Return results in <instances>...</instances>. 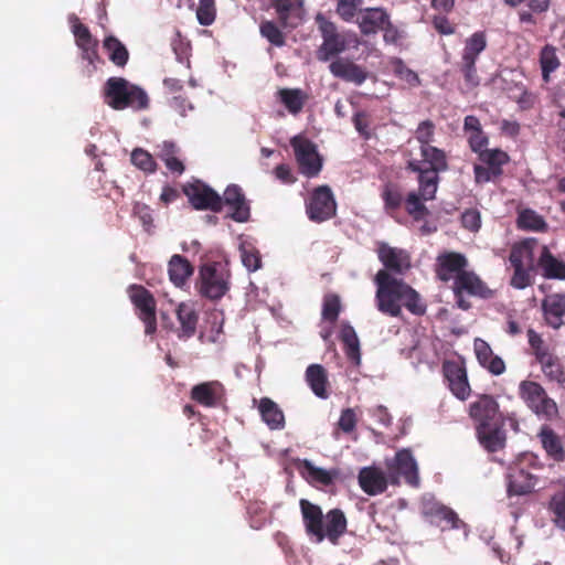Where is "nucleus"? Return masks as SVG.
<instances>
[{
    "label": "nucleus",
    "mask_w": 565,
    "mask_h": 565,
    "mask_svg": "<svg viewBox=\"0 0 565 565\" xmlns=\"http://www.w3.org/2000/svg\"><path fill=\"white\" fill-rule=\"evenodd\" d=\"M520 398L540 418L553 422L558 418L559 412L556 402L551 398L545 388L537 382L524 380L519 384Z\"/></svg>",
    "instance_id": "5"
},
{
    "label": "nucleus",
    "mask_w": 565,
    "mask_h": 565,
    "mask_svg": "<svg viewBox=\"0 0 565 565\" xmlns=\"http://www.w3.org/2000/svg\"><path fill=\"white\" fill-rule=\"evenodd\" d=\"M540 64L544 82H550V74L556 71L561 63L556 55V49L553 45L546 44L540 54Z\"/></svg>",
    "instance_id": "45"
},
{
    "label": "nucleus",
    "mask_w": 565,
    "mask_h": 565,
    "mask_svg": "<svg viewBox=\"0 0 565 565\" xmlns=\"http://www.w3.org/2000/svg\"><path fill=\"white\" fill-rule=\"evenodd\" d=\"M460 222L465 230L477 233L481 227V214L477 209H468L461 214Z\"/></svg>",
    "instance_id": "61"
},
{
    "label": "nucleus",
    "mask_w": 565,
    "mask_h": 565,
    "mask_svg": "<svg viewBox=\"0 0 565 565\" xmlns=\"http://www.w3.org/2000/svg\"><path fill=\"white\" fill-rule=\"evenodd\" d=\"M425 514L429 515L431 523L439 526L443 531L460 529L465 525L454 510L443 504H433L425 511Z\"/></svg>",
    "instance_id": "29"
},
{
    "label": "nucleus",
    "mask_w": 565,
    "mask_h": 565,
    "mask_svg": "<svg viewBox=\"0 0 565 565\" xmlns=\"http://www.w3.org/2000/svg\"><path fill=\"white\" fill-rule=\"evenodd\" d=\"M488 41L484 31H476L465 40L460 61L477 63L479 55L487 49Z\"/></svg>",
    "instance_id": "36"
},
{
    "label": "nucleus",
    "mask_w": 565,
    "mask_h": 565,
    "mask_svg": "<svg viewBox=\"0 0 565 565\" xmlns=\"http://www.w3.org/2000/svg\"><path fill=\"white\" fill-rule=\"evenodd\" d=\"M340 311H341L340 297L335 294H327L323 297V302H322V311H321L322 319L330 323H334V322H337V320L339 318Z\"/></svg>",
    "instance_id": "49"
},
{
    "label": "nucleus",
    "mask_w": 565,
    "mask_h": 565,
    "mask_svg": "<svg viewBox=\"0 0 565 565\" xmlns=\"http://www.w3.org/2000/svg\"><path fill=\"white\" fill-rule=\"evenodd\" d=\"M377 256L383 266V270L388 271L391 275L404 274L411 268V256L409 254L401 248L391 247L386 243H381L377 249Z\"/></svg>",
    "instance_id": "20"
},
{
    "label": "nucleus",
    "mask_w": 565,
    "mask_h": 565,
    "mask_svg": "<svg viewBox=\"0 0 565 565\" xmlns=\"http://www.w3.org/2000/svg\"><path fill=\"white\" fill-rule=\"evenodd\" d=\"M527 339L529 344L537 362L542 361L543 359H546L552 354L547 345L545 344L542 335L535 332L533 329L527 330Z\"/></svg>",
    "instance_id": "56"
},
{
    "label": "nucleus",
    "mask_w": 565,
    "mask_h": 565,
    "mask_svg": "<svg viewBox=\"0 0 565 565\" xmlns=\"http://www.w3.org/2000/svg\"><path fill=\"white\" fill-rule=\"evenodd\" d=\"M258 411L262 419L271 430H279L285 427V415L280 407L269 397L259 401Z\"/></svg>",
    "instance_id": "34"
},
{
    "label": "nucleus",
    "mask_w": 565,
    "mask_h": 565,
    "mask_svg": "<svg viewBox=\"0 0 565 565\" xmlns=\"http://www.w3.org/2000/svg\"><path fill=\"white\" fill-rule=\"evenodd\" d=\"M542 311L545 322L553 329H559L564 324L565 292L547 295L542 300Z\"/></svg>",
    "instance_id": "26"
},
{
    "label": "nucleus",
    "mask_w": 565,
    "mask_h": 565,
    "mask_svg": "<svg viewBox=\"0 0 565 565\" xmlns=\"http://www.w3.org/2000/svg\"><path fill=\"white\" fill-rule=\"evenodd\" d=\"M405 209L415 221L424 220L429 213L423 203V198L416 192L408 193L405 199Z\"/></svg>",
    "instance_id": "51"
},
{
    "label": "nucleus",
    "mask_w": 565,
    "mask_h": 565,
    "mask_svg": "<svg viewBox=\"0 0 565 565\" xmlns=\"http://www.w3.org/2000/svg\"><path fill=\"white\" fill-rule=\"evenodd\" d=\"M477 154L478 159L499 177L503 173V166L508 164L510 161V156L499 148L487 149L486 147Z\"/></svg>",
    "instance_id": "39"
},
{
    "label": "nucleus",
    "mask_w": 565,
    "mask_h": 565,
    "mask_svg": "<svg viewBox=\"0 0 565 565\" xmlns=\"http://www.w3.org/2000/svg\"><path fill=\"white\" fill-rule=\"evenodd\" d=\"M537 265L546 279L565 280V262L555 257L547 246L542 247Z\"/></svg>",
    "instance_id": "31"
},
{
    "label": "nucleus",
    "mask_w": 565,
    "mask_h": 565,
    "mask_svg": "<svg viewBox=\"0 0 565 565\" xmlns=\"http://www.w3.org/2000/svg\"><path fill=\"white\" fill-rule=\"evenodd\" d=\"M299 172L307 178L317 177L322 169V157L317 145L305 136L297 135L290 139Z\"/></svg>",
    "instance_id": "6"
},
{
    "label": "nucleus",
    "mask_w": 565,
    "mask_h": 565,
    "mask_svg": "<svg viewBox=\"0 0 565 565\" xmlns=\"http://www.w3.org/2000/svg\"><path fill=\"white\" fill-rule=\"evenodd\" d=\"M175 316L179 322L178 327L167 320L169 319L166 312H161V319L166 329L172 330L177 338L181 341H186L195 335L199 322V313L194 306L189 302H180L175 308Z\"/></svg>",
    "instance_id": "13"
},
{
    "label": "nucleus",
    "mask_w": 565,
    "mask_h": 565,
    "mask_svg": "<svg viewBox=\"0 0 565 565\" xmlns=\"http://www.w3.org/2000/svg\"><path fill=\"white\" fill-rule=\"evenodd\" d=\"M359 486L369 495H377L386 491L390 482L387 472L377 467H364L360 470Z\"/></svg>",
    "instance_id": "24"
},
{
    "label": "nucleus",
    "mask_w": 565,
    "mask_h": 565,
    "mask_svg": "<svg viewBox=\"0 0 565 565\" xmlns=\"http://www.w3.org/2000/svg\"><path fill=\"white\" fill-rule=\"evenodd\" d=\"M467 266L468 259L463 254L458 252L441 253L436 258V277L443 282H448L452 279L455 281L456 277L466 271Z\"/></svg>",
    "instance_id": "16"
},
{
    "label": "nucleus",
    "mask_w": 565,
    "mask_h": 565,
    "mask_svg": "<svg viewBox=\"0 0 565 565\" xmlns=\"http://www.w3.org/2000/svg\"><path fill=\"white\" fill-rule=\"evenodd\" d=\"M390 14L382 7H369L360 10L355 22L363 35L376 34L388 23Z\"/></svg>",
    "instance_id": "21"
},
{
    "label": "nucleus",
    "mask_w": 565,
    "mask_h": 565,
    "mask_svg": "<svg viewBox=\"0 0 565 565\" xmlns=\"http://www.w3.org/2000/svg\"><path fill=\"white\" fill-rule=\"evenodd\" d=\"M441 369L450 392L458 399L467 401L471 394V387L463 362L446 360L443 362Z\"/></svg>",
    "instance_id": "14"
},
{
    "label": "nucleus",
    "mask_w": 565,
    "mask_h": 565,
    "mask_svg": "<svg viewBox=\"0 0 565 565\" xmlns=\"http://www.w3.org/2000/svg\"><path fill=\"white\" fill-rule=\"evenodd\" d=\"M196 18L201 25H211L216 18L215 0H200L196 9Z\"/></svg>",
    "instance_id": "54"
},
{
    "label": "nucleus",
    "mask_w": 565,
    "mask_h": 565,
    "mask_svg": "<svg viewBox=\"0 0 565 565\" xmlns=\"http://www.w3.org/2000/svg\"><path fill=\"white\" fill-rule=\"evenodd\" d=\"M299 507L306 533L316 543L328 540L333 545L347 532L348 521L342 510L332 509L322 513V509L307 499H300Z\"/></svg>",
    "instance_id": "2"
},
{
    "label": "nucleus",
    "mask_w": 565,
    "mask_h": 565,
    "mask_svg": "<svg viewBox=\"0 0 565 565\" xmlns=\"http://www.w3.org/2000/svg\"><path fill=\"white\" fill-rule=\"evenodd\" d=\"M452 291L454 295L467 294L469 296L484 299L491 297L492 294L486 282H483L477 274L470 270H466L456 277Z\"/></svg>",
    "instance_id": "22"
},
{
    "label": "nucleus",
    "mask_w": 565,
    "mask_h": 565,
    "mask_svg": "<svg viewBox=\"0 0 565 565\" xmlns=\"http://www.w3.org/2000/svg\"><path fill=\"white\" fill-rule=\"evenodd\" d=\"M436 125L433 120L426 119L418 124L415 130V139L419 142L420 147L431 146L430 143L435 138Z\"/></svg>",
    "instance_id": "55"
},
{
    "label": "nucleus",
    "mask_w": 565,
    "mask_h": 565,
    "mask_svg": "<svg viewBox=\"0 0 565 565\" xmlns=\"http://www.w3.org/2000/svg\"><path fill=\"white\" fill-rule=\"evenodd\" d=\"M431 25L440 35H451L457 30L456 23L451 22L447 14H434L431 17Z\"/></svg>",
    "instance_id": "62"
},
{
    "label": "nucleus",
    "mask_w": 565,
    "mask_h": 565,
    "mask_svg": "<svg viewBox=\"0 0 565 565\" xmlns=\"http://www.w3.org/2000/svg\"><path fill=\"white\" fill-rule=\"evenodd\" d=\"M354 128L365 139L371 138L369 115L365 111H358L352 118Z\"/></svg>",
    "instance_id": "64"
},
{
    "label": "nucleus",
    "mask_w": 565,
    "mask_h": 565,
    "mask_svg": "<svg viewBox=\"0 0 565 565\" xmlns=\"http://www.w3.org/2000/svg\"><path fill=\"white\" fill-rule=\"evenodd\" d=\"M525 259L532 262V250L527 243H520L512 246L509 260L512 267L525 266Z\"/></svg>",
    "instance_id": "58"
},
{
    "label": "nucleus",
    "mask_w": 565,
    "mask_h": 565,
    "mask_svg": "<svg viewBox=\"0 0 565 565\" xmlns=\"http://www.w3.org/2000/svg\"><path fill=\"white\" fill-rule=\"evenodd\" d=\"M457 67L463 77L465 85L469 89H473L480 85V76L475 62L459 61Z\"/></svg>",
    "instance_id": "53"
},
{
    "label": "nucleus",
    "mask_w": 565,
    "mask_h": 565,
    "mask_svg": "<svg viewBox=\"0 0 565 565\" xmlns=\"http://www.w3.org/2000/svg\"><path fill=\"white\" fill-rule=\"evenodd\" d=\"M303 469L310 482L318 483L324 487L331 486L333 481L339 477L338 469L327 470L320 467H316L308 460H305Z\"/></svg>",
    "instance_id": "42"
},
{
    "label": "nucleus",
    "mask_w": 565,
    "mask_h": 565,
    "mask_svg": "<svg viewBox=\"0 0 565 565\" xmlns=\"http://www.w3.org/2000/svg\"><path fill=\"white\" fill-rule=\"evenodd\" d=\"M241 258L243 265L249 271H256L262 266V258L259 252L252 245L243 244L241 246Z\"/></svg>",
    "instance_id": "57"
},
{
    "label": "nucleus",
    "mask_w": 565,
    "mask_h": 565,
    "mask_svg": "<svg viewBox=\"0 0 565 565\" xmlns=\"http://www.w3.org/2000/svg\"><path fill=\"white\" fill-rule=\"evenodd\" d=\"M68 22L75 43L81 51V57L89 65L87 75L90 76L97 70L96 64L103 62L98 53V40L92 35L89 29L81 22L75 13L68 15Z\"/></svg>",
    "instance_id": "7"
},
{
    "label": "nucleus",
    "mask_w": 565,
    "mask_h": 565,
    "mask_svg": "<svg viewBox=\"0 0 565 565\" xmlns=\"http://www.w3.org/2000/svg\"><path fill=\"white\" fill-rule=\"evenodd\" d=\"M375 284L376 308L383 315L398 318L402 316V307L415 316L426 313L427 307L420 295L403 279L393 277L386 270H379Z\"/></svg>",
    "instance_id": "1"
},
{
    "label": "nucleus",
    "mask_w": 565,
    "mask_h": 565,
    "mask_svg": "<svg viewBox=\"0 0 565 565\" xmlns=\"http://www.w3.org/2000/svg\"><path fill=\"white\" fill-rule=\"evenodd\" d=\"M363 0H338L335 12L344 22H352L358 18Z\"/></svg>",
    "instance_id": "50"
},
{
    "label": "nucleus",
    "mask_w": 565,
    "mask_h": 565,
    "mask_svg": "<svg viewBox=\"0 0 565 565\" xmlns=\"http://www.w3.org/2000/svg\"><path fill=\"white\" fill-rule=\"evenodd\" d=\"M407 169L413 172H418V182H419V195L424 201L433 200L435 198L437 191V182L438 177L437 173H433V171H427L423 168L420 161L411 160L407 163Z\"/></svg>",
    "instance_id": "28"
},
{
    "label": "nucleus",
    "mask_w": 565,
    "mask_h": 565,
    "mask_svg": "<svg viewBox=\"0 0 565 565\" xmlns=\"http://www.w3.org/2000/svg\"><path fill=\"white\" fill-rule=\"evenodd\" d=\"M329 71L334 77L355 85L363 84L367 78V72L348 58L334 60L330 63Z\"/></svg>",
    "instance_id": "25"
},
{
    "label": "nucleus",
    "mask_w": 565,
    "mask_h": 565,
    "mask_svg": "<svg viewBox=\"0 0 565 565\" xmlns=\"http://www.w3.org/2000/svg\"><path fill=\"white\" fill-rule=\"evenodd\" d=\"M386 471L393 486H398L401 478L412 487L419 484L417 463L408 449H402L392 460H386Z\"/></svg>",
    "instance_id": "8"
},
{
    "label": "nucleus",
    "mask_w": 565,
    "mask_h": 565,
    "mask_svg": "<svg viewBox=\"0 0 565 565\" xmlns=\"http://www.w3.org/2000/svg\"><path fill=\"white\" fill-rule=\"evenodd\" d=\"M518 227L536 232H544L547 228L545 220L531 209L521 211L518 215Z\"/></svg>",
    "instance_id": "44"
},
{
    "label": "nucleus",
    "mask_w": 565,
    "mask_h": 565,
    "mask_svg": "<svg viewBox=\"0 0 565 565\" xmlns=\"http://www.w3.org/2000/svg\"><path fill=\"white\" fill-rule=\"evenodd\" d=\"M548 510L553 514L555 526L565 531V492L561 491L552 495Z\"/></svg>",
    "instance_id": "46"
},
{
    "label": "nucleus",
    "mask_w": 565,
    "mask_h": 565,
    "mask_svg": "<svg viewBox=\"0 0 565 565\" xmlns=\"http://www.w3.org/2000/svg\"><path fill=\"white\" fill-rule=\"evenodd\" d=\"M230 212L228 217L237 223H245L250 217V206L241 186L237 184L228 185L222 196Z\"/></svg>",
    "instance_id": "19"
},
{
    "label": "nucleus",
    "mask_w": 565,
    "mask_h": 565,
    "mask_svg": "<svg viewBox=\"0 0 565 565\" xmlns=\"http://www.w3.org/2000/svg\"><path fill=\"white\" fill-rule=\"evenodd\" d=\"M393 71L399 79L406 82L411 86H417L420 84L417 73L411 70L401 58H396L393 62Z\"/></svg>",
    "instance_id": "59"
},
{
    "label": "nucleus",
    "mask_w": 565,
    "mask_h": 565,
    "mask_svg": "<svg viewBox=\"0 0 565 565\" xmlns=\"http://www.w3.org/2000/svg\"><path fill=\"white\" fill-rule=\"evenodd\" d=\"M183 193L195 210H210L215 213L223 210L222 196L200 180L185 184Z\"/></svg>",
    "instance_id": "11"
},
{
    "label": "nucleus",
    "mask_w": 565,
    "mask_h": 565,
    "mask_svg": "<svg viewBox=\"0 0 565 565\" xmlns=\"http://www.w3.org/2000/svg\"><path fill=\"white\" fill-rule=\"evenodd\" d=\"M277 96L291 115H298L308 99V95L300 88H280Z\"/></svg>",
    "instance_id": "37"
},
{
    "label": "nucleus",
    "mask_w": 565,
    "mask_h": 565,
    "mask_svg": "<svg viewBox=\"0 0 565 565\" xmlns=\"http://www.w3.org/2000/svg\"><path fill=\"white\" fill-rule=\"evenodd\" d=\"M316 22L323 39L320 46V60L328 61L343 53L348 47V42L345 35L338 32L335 23L326 19L321 13L317 14Z\"/></svg>",
    "instance_id": "10"
},
{
    "label": "nucleus",
    "mask_w": 565,
    "mask_h": 565,
    "mask_svg": "<svg viewBox=\"0 0 565 565\" xmlns=\"http://www.w3.org/2000/svg\"><path fill=\"white\" fill-rule=\"evenodd\" d=\"M306 381L316 396L328 398V374L321 364H310L306 370Z\"/></svg>",
    "instance_id": "32"
},
{
    "label": "nucleus",
    "mask_w": 565,
    "mask_h": 565,
    "mask_svg": "<svg viewBox=\"0 0 565 565\" xmlns=\"http://www.w3.org/2000/svg\"><path fill=\"white\" fill-rule=\"evenodd\" d=\"M103 47L106 51L109 61L117 67H125L129 60V52L124 43L115 35H108L103 41Z\"/></svg>",
    "instance_id": "38"
},
{
    "label": "nucleus",
    "mask_w": 565,
    "mask_h": 565,
    "mask_svg": "<svg viewBox=\"0 0 565 565\" xmlns=\"http://www.w3.org/2000/svg\"><path fill=\"white\" fill-rule=\"evenodd\" d=\"M131 163L146 173H152L157 169L153 157L141 148H136L130 156Z\"/></svg>",
    "instance_id": "52"
},
{
    "label": "nucleus",
    "mask_w": 565,
    "mask_h": 565,
    "mask_svg": "<svg viewBox=\"0 0 565 565\" xmlns=\"http://www.w3.org/2000/svg\"><path fill=\"white\" fill-rule=\"evenodd\" d=\"M231 274L218 262L206 263L200 267L195 289L202 298L217 301L230 290Z\"/></svg>",
    "instance_id": "4"
},
{
    "label": "nucleus",
    "mask_w": 565,
    "mask_h": 565,
    "mask_svg": "<svg viewBox=\"0 0 565 565\" xmlns=\"http://www.w3.org/2000/svg\"><path fill=\"white\" fill-rule=\"evenodd\" d=\"M225 395L224 386L218 381H209L194 385L191 388L190 396L193 401L204 407H215Z\"/></svg>",
    "instance_id": "23"
},
{
    "label": "nucleus",
    "mask_w": 565,
    "mask_h": 565,
    "mask_svg": "<svg viewBox=\"0 0 565 565\" xmlns=\"http://www.w3.org/2000/svg\"><path fill=\"white\" fill-rule=\"evenodd\" d=\"M193 270L194 268L191 263L179 254L173 255L169 260V278L177 287L183 286L193 274Z\"/></svg>",
    "instance_id": "35"
},
{
    "label": "nucleus",
    "mask_w": 565,
    "mask_h": 565,
    "mask_svg": "<svg viewBox=\"0 0 565 565\" xmlns=\"http://www.w3.org/2000/svg\"><path fill=\"white\" fill-rule=\"evenodd\" d=\"M537 483V477L529 472L522 462L511 466L507 473V493L509 497L526 495Z\"/></svg>",
    "instance_id": "17"
},
{
    "label": "nucleus",
    "mask_w": 565,
    "mask_h": 565,
    "mask_svg": "<svg viewBox=\"0 0 565 565\" xmlns=\"http://www.w3.org/2000/svg\"><path fill=\"white\" fill-rule=\"evenodd\" d=\"M356 422L358 419L354 409L345 408L341 412L338 426L343 433L350 434L355 429Z\"/></svg>",
    "instance_id": "63"
},
{
    "label": "nucleus",
    "mask_w": 565,
    "mask_h": 565,
    "mask_svg": "<svg viewBox=\"0 0 565 565\" xmlns=\"http://www.w3.org/2000/svg\"><path fill=\"white\" fill-rule=\"evenodd\" d=\"M539 363L541 364L542 372L550 381L556 382L561 385L565 383V371L556 355L551 354Z\"/></svg>",
    "instance_id": "43"
},
{
    "label": "nucleus",
    "mask_w": 565,
    "mask_h": 565,
    "mask_svg": "<svg viewBox=\"0 0 565 565\" xmlns=\"http://www.w3.org/2000/svg\"><path fill=\"white\" fill-rule=\"evenodd\" d=\"M340 340L345 347V353L349 360L360 362V342L354 328L349 323H342L340 330Z\"/></svg>",
    "instance_id": "41"
},
{
    "label": "nucleus",
    "mask_w": 565,
    "mask_h": 565,
    "mask_svg": "<svg viewBox=\"0 0 565 565\" xmlns=\"http://www.w3.org/2000/svg\"><path fill=\"white\" fill-rule=\"evenodd\" d=\"M514 271L511 277V286L515 289H524L532 284V266L513 267Z\"/></svg>",
    "instance_id": "60"
},
{
    "label": "nucleus",
    "mask_w": 565,
    "mask_h": 565,
    "mask_svg": "<svg viewBox=\"0 0 565 565\" xmlns=\"http://www.w3.org/2000/svg\"><path fill=\"white\" fill-rule=\"evenodd\" d=\"M104 102L114 110H142L149 106L145 89L124 77H109L103 88Z\"/></svg>",
    "instance_id": "3"
},
{
    "label": "nucleus",
    "mask_w": 565,
    "mask_h": 565,
    "mask_svg": "<svg viewBox=\"0 0 565 565\" xmlns=\"http://www.w3.org/2000/svg\"><path fill=\"white\" fill-rule=\"evenodd\" d=\"M129 298L145 324V333L148 335L156 333L157 302L153 295L146 287L135 284L129 287Z\"/></svg>",
    "instance_id": "9"
},
{
    "label": "nucleus",
    "mask_w": 565,
    "mask_h": 565,
    "mask_svg": "<svg viewBox=\"0 0 565 565\" xmlns=\"http://www.w3.org/2000/svg\"><path fill=\"white\" fill-rule=\"evenodd\" d=\"M537 437L550 458L556 462H563L565 460V449L561 438L548 425L541 427Z\"/></svg>",
    "instance_id": "30"
},
{
    "label": "nucleus",
    "mask_w": 565,
    "mask_h": 565,
    "mask_svg": "<svg viewBox=\"0 0 565 565\" xmlns=\"http://www.w3.org/2000/svg\"><path fill=\"white\" fill-rule=\"evenodd\" d=\"M278 22L284 29L298 28L305 18L303 0H270Z\"/></svg>",
    "instance_id": "18"
},
{
    "label": "nucleus",
    "mask_w": 565,
    "mask_h": 565,
    "mask_svg": "<svg viewBox=\"0 0 565 565\" xmlns=\"http://www.w3.org/2000/svg\"><path fill=\"white\" fill-rule=\"evenodd\" d=\"M463 132L467 136V142L473 153H479L489 145V137L483 131L478 117L468 115L463 119Z\"/></svg>",
    "instance_id": "27"
},
{
    "label": "nucleus",
    "mask_w": 565,
    "mask_h": 565,
    "mask_svg": "<svg viewBox=\"0 0 565 565\" xmlns=\"http://www.w3.org/2000/svg\"><path fill=\"white\" fill-rule=\"evenodd\" d=\"M501 426L502 424H497L495 426H489L487 428L483 427L477 429L480 444L489 452H497L503 449L505 446V433Z\"/></svg>",
    "instance_id": "33"
},
{
    "label": "nucleus",
    "mask_w": 565,
    "mask_h": 565,
    "mask_svg": "<svg viewBox=\"0 0 565 565\" xmlns=\"http://www.w3.org/2000/svg\"><path fill=\"white\" fill-rule=\"evenodd\" d=\"M469 415L476 422L477 429L502 424L499 404L491 395L483 394L469 406Z\"/></svg>",
    "instance_id": "15"
},
{
    "label": "nucleus",
    "mask_w": 565,
    "mask_h": 565,
    "mask_svg": "<svg viewBox=\"0 0 565 565\" xmlns=\"http://www.w3.org/2000/svg\"><path fill=\"white\" fill-rule=\"evenodd\" d=\"M259 32L274 46L281 47L286 44L285 34L274 21H263L259 24Z\"/></svg>",
    "instance_id": "47"
},
{
    "label": "nucleus",
    "mask_w": 565,
    "mask_h": 565,
    "mask_svg": "<svg viewBox=\"0 0 565 565\" xmlns=\"http://www.w3.org/2000/svg\"><path fill=\"white\" fill-rule=\"evenodd\" d=\"M420 154L423 157V163H427L429 168L427 171H433V173H438L441 171H446L448 169L447 156L443 149H439L434 146L420 147Z\"/></svg>",
    "instance_id": "40"
},
{
    "label": "nucleus",
    "mask_w": 565,
    "mask_h": 565,
    "mask_svg": "<svg viewBox=\"0 0 565 565\" xmlns=\"http://www.w3.org/2000/svg\"><path fill=\"white\" fill-rule=\"evenodd\" d=\"M308 217L317 223L330 220L335 215L337 203L331 189L328 185L316 188L306 205Z\"/></svg>",
    "instance_id": "12"
},
{
    "label": "nucleus",
    "mask_w": 565,
    "mask_h": 565,
    "mask_svg": "<svg viewBox=\"0 0 565 565\" xmlns=\"http://www.w3.org/2000/svg\"><path fill=\"white\" fill-rule=\"evenodd\" d=\"M381 196L384 201L385 210L391 212L398 210L404 200L398 185L394 183H386L383 186Z\"/></svg>",
    "instance_id": "48"
}]
</instances>
